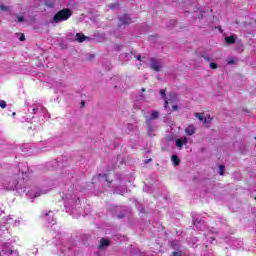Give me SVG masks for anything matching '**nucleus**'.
<instances>
[{"instance_id": "34", "label": "nucleus", "mask_w": 256, "mask_h": 256, "mask_svg": "<svg viewBox=\"0 0 256 256\" xmlns=\"http://www.w3.org/2000/svg\"><path fill=\"white\" fill-rule=\"evenodd\" d=\"M255 201H256V196L254 197Z\"/></svg>"}, {"instance_id": "33", "label": "nucleus", "mask_w": 256, "mask_h": 256, "mask_svg": "<svg viewBox=\"0 0 256 256\" xmlns=\"http://www.w3.org/2000/svg\"><path fill=\"white\" fill-rule=\"evenodd\" d=\"M47 215H49V214L46 213L45 216L47 217Z\"/></svg>"}, {"instance_id": "9", "label": "nucleus", "mask_w": 256, "mask_h": 256, "mask_svg": "<svg viewBox=\"0 0 256 256\" xmlns=\"http://www.w3.org/2000/svg\"><path fill=\"white\" fill-rule=\"evenodd\" d=\"M185 133L188 134L189 136L195 135V127H193V125L188 126L185 129Z\"/></svg>"}, {"instance_id": "10", "label": "nucleus", "mask_w": 256, "mask_h": 256, "mask_svg": "<svg viewBox=\"0 0 256 256\" xmlns=\"http://www.w3.org/2000/svg\"><path fill=\"white\" fill-rule=\"evenodd\" d=\"M227 45H233L235 43V36H229L225 38Z\"/></svg>"}, {"instance_id": "3", "label": "nucleus", "mask_w": 256, "mask_h": 256, "mask_svg": "<svg viewBox=\"0 0 256 256\" xmlns=\"http://www.w3.org/2000/svg\"><path fill=\"white\" fill-rule=\"evenodd\" d=\"M150 67L153 71H161V65H159V60L155 58L150 59Z\"/></svg>"}, {"instance_id": "15", "label": "nucleus", "mask_w": 256, "mask_h": 256, "mask_svg": "<svg viewBox=\"0 0 256 256\" xmlns=\"http://www.w3.org/2000/svg\"><path fill=\"white\" fill-rule=\"evenodd\" d=\"M0 107L5 109V107H7V102H5V100H0Z\"/></svg>"}, {"instance_id": "24", "label": "nucleus", "mask_w": 256, "mask_h": 256, "mask_svg": "<svg viewBox=\"0 0 256 256\" xmlns=\"http://www.w3.org/2000/svg\"><path fill=\"white\" fill-rule=\"evenodd\" d=\"M172 109H173L174 111H179V106L173 105V106H172Z\"/></svg>"}, {"instance_id": "18", "label": "nucleus", "mask_w": 256, "mask_h": 256, "mask_svg": "<svg viewBox=\"0 0 256 256\" xmlns=\"http://www.w3.org/2000/svg\"><path fill=\"white\" fill-rule=\"evenodd\" d=\"M0 9H1L2 11H9V6H5V5L1 4V5H0Z\"/></svg>"}, {"instance_id": "35", "label": "nucleus", "mask_w": 256, "mask_h": 256, "mask_svg": "<svg viewBox=\"0 0 256 256\" xmlns=\"http://www.w3.org/2000/svg\"><path fill=\"white\" fill-rule=\"evenodd\" d=\"M230 63H234L233 61H231Z\"/></svg>"}, {"instance_id": "26", "label": "nucleus", "mask_w": 256, "mask_h": 256, "mask_svg": "<svg viewBox=\"0 0 256 256\" xmlns=\"http://www.w3.org/2000/svg\"><path fill=\"white\" fill-rule=\"evenodd\" d=\"M151 161H153V159H147V160H145V163L147 164V163H151Z\"/></svg>"}, {"instance_id": "4", "label": "nucleus", "mask_w": 256, "mask_h": 256, "mask_svg": "<svg viewBox=\"0 0 256 256\" xmlns=\"http://www.w3.org/2000/svg\"><path fill=\"white\" fill-rule=\"evenodd\" d=\"M120 21L122 25H129V23H131V17H129V15L127 14H124L120 17Z\"/></svg>"}, {"instance_id": "13", "label": "nucleus", "mask_w": 256, "mask_h": 256, "mask_svg": "<svg viewBox=\"0 0 256 256\" xmlns=\"http://www.w3.org/2000/svg\"><path fill=\"white\" fill-rule=\"evenodd\" d=\"M219 175L221 176L225 175V165L219 166Z\"/></svg>"}, {"instance_id": "23", "label": "nucleus", "mask_w": 256, "mask_h": 256, "mask_svg": "<svg viewBox=\"0 0 256 256\" xmlns=\"http://www.w3.org/2000/svg\"><path fill=\"white\" fill-rule=\"evenodd\" d=\"M19 41H25V34L20 35Z\"/></svg>"}, {"instance_id": "17", "label": "nucleus", "mask_w": 256, "mask_h": 256, "mask_svg": "<svg viewBox=\"0 0 256 256\" xmlns=\"http://www.w3.org/2000/svg\"><path fill=\"white\" fill-rule=\"evenodd\" d=\"M218 67H219V65H217V63H215V62L210 63V68L211 69H217Z\"/></svg>"}, {"instance_id": "25", "label": "nucleus", "mask_w": 256, "mask_h": 256, "mask_svg": "<svg viewBox=\"0 0 256 256\" xmlns=\"http://www.w3.org/2000/svg\"><path fill=\"white\" fill-rule=\"evenodd\" d=\"M169 106V101H165V103H164V109H167V107Z\"/></svg>"}, {"instance_id": "31", "label": "nucleus", "mask_w": 256, "mask_h": 256, "mask_svg": "<svg viewBox=\"0 0 256 256\" xmlns=\"http://www.w3.org/2000/svg\"><path fill=\"white\" fill-rule=\"evenodd\" d=\"M172 22H173V25H175V23H177V21H175V20H173Z\"/></svg>"}, {"instance_id": "14", "label": "nucleus", "mask_w": 256, "mask_h": 256, "mask_svg": "<svg viewBox=\"0 0 256 256\" xmlns=\"http://www.w3.org/2000/svg\"><path fill=\"white\" fill-rule=\"evenodd\" d=\"M195 117H197V119H199V121H203L205 119L203 117V114H201V113H195Z\"/></svg>"}, {"instance_id": "27", "label": "nucleus", "mask_w": 256, "mask_h": 256, "mask_svg": "<svg viewBox=\"0 0 256 256\" xmlns=\"http://www.w3.org/2000/svg\"><path fill=\"white\" fill-rule=\"evenodd\" d=\"M136 59H137L138 61H141V55H138V56L136 57Z\"/></svg>"}, {"instance_id": "16", "label": "nucleus", "mask_w": 256, "mask_h": 256, "mask_svg": "<svg viewBox=\"0 0 256 256\" xmlns=\"http://www.w3.org/2000/svg\"><path fill=\"white\" fill-rule=\"evenodd\" d=\"M165 89H161L160 90V95H161V97H162V99H165V97H167V94L165 93Z\"/></svg>"}, {"instance_id": "8", "label": "nucleus", "mask_w": 256, "mask_h": 256, "mask_svg": "<svg viewBox=\"0 0 256 256\" xmlns=\"http://www.w3.org/2000/svg\"><path fill=\"white\" fill-rule=\"evenodd\" d=\"M76 40L79 41V43H83L84 41L87 40V36L81 33L76 34Z\"/></svg>"}, {"instance_id": "2", "label": "nucleus", "mask_w": 256, "mask_h": 256, "mask_svg": "<svg viewBox=\"0 0 256 256\" xmlns=\"http://www.w3.org/2000/svg\"><path fill=\"white\" fill-rule=\"evenodd\" d=\"M2 253H4V255H13V246L9 243H3Z\"/></svg>"}, {"instance_id": "22", "label": "nucleus", "mask_w": 256, "mask_h": 256, "mask_svg": "<svg viewBox=\"0 0 256 256\" xmlns=\"http://www.w3.org/2000/svg\"><path fill=\"white\" fill-rule=\"evenodd\" d=\"M202 121H204V123H206V124H209V123H211V117L204 118V120H202Z\"/></svg>"}, {"instance_id": "7", "label": "nucleus", "mask_w": 256, "mask_h": 256, "mask_svg": "<svg viewBox=\"0 0 256 256\" xmlns=\"http://www.w3.org/2000/svg\"><path fill=\"white\" fill-rule=\"evenodd\" d=\"M171 161L175 167L179 166V163H181V159H179V156L177 155H172Z\"/></svg>"}, {"instance_id": "20", "label": "nucleus", "mask_w": 256, "mask_h": 256, "mask_svg": "<svg viewBox=\"0 0 256 256\" xmlns=\"http://www.w3.org/2000/svg\"><path fill=\"white\" fill-rule=\"evenodd\" d=\"M18 22L23 23L25 21V18L23 16H17Z\"/></svg>"}, {"instance_id": "19", "label": "nucleus", "mask_w": 256, "mask_h": 256, "mask_svg": "<svg viewBox=\"0 0 256 256\" xmlns=\"http://www.w3.org/2000/svg\"><path fill=\"white\" fill-rule=\"evenodd\" d=\"M172 255L173 256H183V254L181 253V251H174V252H172Z\"/></svg>"}, {"instance_id": "30", "label": "nucleus", "mask_w": 256, "mask_h": 256, "mask_svg": "<svg viewBox=\"0 0 256 256\" xmlns=\"http://www.w3.org/2000/svg\"><path fill=\"white\" fill-rule=\"evenodd\" d=\"M141 91H142L143 93H145V88H142Z\"/></svg>"}, {"instance_id": "6", "label": "nucleus", "mask_w": 256, "mask_h": 256, "mask_svg": "<svg viewBox=\"0 0 256 256\" xmlns=\"http://www.w3.org/2000/svg\"><path fill=\"white\" fill-rule=\"evenodd\" d=\"M183 145H187V138L186 137L183 140H181L179 138L176 139V147L181 149V147H183Z\"/></svg>"}, {"instance_id": "29", "label": "nucleus", "mask_w": 256, "mask_h": 256, "mask_svg": "<svg viewBox=\"0 0 256 256\" xmlns=\"http://www.w3.org/2000/svg\"><path fill=\"white\" fill-rule=\"evenodd\" d=\"M110 8H111V9H115V5H111Z\"/></svg>"}, {"instance_id": "1", "label": "nucleus", "mask_w": 256, "mask_h": 256, "mask_svg": "<svg viewBox=\"0 0 256 256\" xmlns=\"http://www.w3.org/2000/svg\"><path fill=\"white\" fill-rule=\"evenodd\" d=\"M71 15H73V11H71V9L63 8L54 15L53 21L54 23H61L63 21H67L71 17Z\"/></svg>"}, {"instance_id": "5", "label": "nucleus", "mask_w": 256, "mask_h": 256, "mask_svg": "<svg viewBox=\"0 0 256 256\" xmlns=\"http://www.w3.org/2000/svg\"><path fill=\"white\" fill-rule=\"evenodd\" d=\"M111 245V241L109 239L102 238L100 240L99 249H103L104 247H109Z\"/></svg>"}, {"instance_id": "12", "label": "nucleus", "mask_w": 256, "mask_h": 256, "mask_svg": "<svg viewBox=\"0 0 256 256\" xmlns=\"http://www.w3.org/2000/svg\"><path fill=\"white\" fill-rule=\"evenodd\" d=\"M146 131H147L149 137H153V126H152L151 124H149V125L147 126Z\"/></svg>"}, {"instance_id": "32", "label": "nucleus", "mask_w": 256, "mask_h": 256, "mask_svg": "<svg viewBox=\"0 0 256 256\" xmlns=\"http://www.w3.org/2000/svg\"><path fill=\"white\" fill-rule=\"evenodd\" d=\"M12 115H16V113H15V112H13V113H12Z\"/></svg>"}, {"instance_id": "36", "label": "nucleus", "mask_w": 256, "mask_h": 256, "mask_svg": "<svg viewBox=\"0 0 256 256\" xmlns=\"http://www.w3.org/2000/svg\"><path fill=\"white\" fill-rule=\"evenodd\" d=\"M254 139L256 140V137Z\"/></svg>"}, {"instance_id": "21", "label": "nucleus", "mask_w": 256, "mask_h": 256, "mask_svg": "<svg viewBox=\"0 0 256 256\" xmlns=\"http://www.w3.org/2000/svg\"><path fill=\"white\" fill-rule=\"evenodd\" d=\"M202 59H204V61H211V58L207 55H202Z\"/></svg>"}, {"instance_id": "28", "label": "nucleus", "mask_w": 256, "mask_h": 256, "mask_svg": "<svg viewBox=\"0 0 256 256\" xmlns=\"http://www.w3.org/2000/svg\"><path fill=\"white\" fill-rule=\"evenodd\" d=\"M82 107H85V101L81 102Z\"/></svg>"}, {"instance_id": "11", "label": "nucleus", "mask_w": 256, "mask_h": 256, "mask_svg": "<svg viewBox=\"0 0 256 256\" xmlns=\"http://www.w3.org/2000/svg\"><path fill=\"white\" fill-rule=\"evenodd\" d=\"M150 119L153 121L155 119H159V112L157 110H153L151 115H150Z\"/></svg>"}]
</instances>
